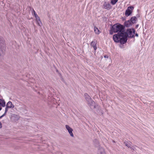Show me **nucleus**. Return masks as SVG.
Masks as SVG:
<instances>
[{"instance_id":"1","label":"nucleus","mask_w":154,"mask_h":154,"mask_svg":"<svg viewBox=\"0 0 154 154\" xmlns=\"http://www.w3.org/2000/svg\"><path fill=\"white\" fill-rule=\"evenodd\" d=\"M124 28L123 25L119 23L114 24L112 27L111 29L114 32H118L117 34L113 36V38L115 42L124 44L127 42L126 34L124 31Z\"/></svg>"},{"instance_id":"2","label":"nucleus","mask_w":154,"mask_h":154,"mask_svg":"<svg viewBox=\"0 0 154 154\" xmlns=\"http://www.w3.org/2000/svg\"><path fill=\"white\" fill-rule=\"evenodd\" d=\"M85 97L86 100L88 102V104L90 106L91 109H94L96 107L94 105L95 103L93 101L91 97L87 93H85L84 95Z\"/></svg>"},{"instance_id":"3","label":"nucleus","mask_w":154,"mask_h":154,"mask_svg":"<svg viewBox=\"0 0 154 154\" xmlns=\"http://www.w3.org/2000/svg\"><path fill=\"white\" fill-rule=\"evenodd\" d=\"M135 32V30L134 29H128L127 30V32H126L127 39V36L131 38L134 37Z\"/></svg>"},{"instance_id":"4","label":"nucleus","mask_w":154,"mask_h":154,"mask_svg":"<svg viewBox=\"0 0 154 154\" xmlns=\"http://www.w3.org/2000/svg\"><path fill=\"white\" fill-rule=\"evenodd\" d=\"M134 8L133 6L128 7L125 11V15L127 17L130 15L132 13V10L134 9Z\"/></svg>"},{"instance_id":"5","label":"nucleus","mask_w":154,"mask_h":154,"mask_svg":"<svg viewBox=\"0 0 154 154\" xmlns=\"http://www.w3.org/2000/svg\"><path fill=\"white\" fill-rule=\"evenodd\" d=\"M103 8L105 9L109 10L111 8V6L109 2H105L103 4Z\"/></svg>"},{"instance_id":"6","label":"nucleus","mask_w":154,"mask_h":154,"mask_svg":"<svg viewBox=\"0 0 154 154\" xmlns=\"http://www.w3.org/2000/svg\"><path fill=\"white\" fill-rule=\"evenodd\" d=\"M65 127L68 130L71 136L72 137H73L74 135L72 132L73 129L67 125H66Z\"/></svg>"},{"instance_id":"7","label":"nucleus","mask_w":154,"mask_h":154,"mask_svg":"<svg viewBox=\"0 0 154 154\" xmlns=\"http://www.w3.org/2000/svg\"><path fill=\"white\" fill-rule=\"evenodd\" d=\"M5 46H0V56H3L5 54Z\"/></svg>"},{"instance_id":"8","label":"nucleus","mask_w":154,"mask_h":154,"mask_svg":"<svg viewBox=\"0 0 154 154\" xmlns=\"http://www.w3.org/2000/svg\"><path fill=\"white\" fill-rule=\"evenodd\" d=\"M132 24L135 23H136L137 19L136 17L134 16L132 17L130 20Z\"/></svg>"},{"instance_id":"9","label":"nucleus","mask_w":154,"mask_h":154,"mask_svg":"<svg viewBox=\"0 0 154 154\" xmlns=\"http://www.w3.org/2000/svg\"><path fill=\"white\" fill-rule=\"evenodd\" d=\"M132 23L130 20L125 22V25L126 27H129L132 25Z\"/></svg>"},{"instance_id":"10","label":"nucleus","mask_w":154,"mask_h":154,"mask_svg":"<svg viewBox=\"0 0 154 154\" xmlns=\"http://www.w3.org/2000/svg\"><path fill=\"white\" fill-rule=\"evenodd\" d=\"M6 106L9 108H13L14 107V106L12 104V102L10 101L8 102Z\"/></svg>"},{"instance_id":"11","label":"nucleus","mask_w":154,"mask_h":154,"mask_svg":"<svg viewBox=\"0 0 154 154\" xmlns=\"http://www.w3.org/2000/svg\"><path fill=\"white\" fill-rule=\"evenodd\" d=\"M91 46L94 48V50H96L97 49V43L95 41H92L91 44Z\"/></svg>"},{"instance_id":"12","label":"nucleus","mask_w":154,"mask_h":154,"mask_svg":"<svg viewBox=\"0 0 154 154\" xmlns=\"http://www.w3.org/2000/svg\"><path fill=\"white\" fill-rule=\"evenodd\" d=\"M5 46L4 40L2 36H0V46Z\"/></svg>"},{"instance_id":"13","label":"nucleus","mask_w":154,"mask_h":154,"mask_svg":"<svg viewBox=\"0 0 154 154\" xmlns=\"http://www.w3.org/2000/svg\"><path fill=\"white\" fill-rule=\"evenodd\" d=\"M36 19L37 23L39 26H41V22L39 17L38 16L37 17H35Z\"/></svg>"},{"instance_id":"14","label":"nucleus","mask_w":154,"mask_h":154,"mask_svg":"<svg viewBox=\"0 0 154 154\" xmlns=\"http://www.w3.org/2000/svg\"><path fill=\"white\" fill-rule=\"evenodd\" d=\"M0 105L3 107L5 106V103L4 100L0 99Z\"/></svg>"},{"instance_id":"15","label":"nucleus","mask_w":154,"mask_h":154,"mask_svg":"<svg viewBox=\"0 0 154 154\" xmlns=\"http://www.w3.org/2000/svg\"><path fill=\"white\" fill-rule=\"evenodd\" d=\"M98 153L100 154H105L104 149L102 148H100L98 150Z\"/></svg>"},{"instance_id":"16","label":"nucleus","mask_w":154,"mask_h":154,"mask_svg":"<svg viewBox=\"0 0 154 154\" xmlns=\"http://www.w3.org/2000/svg\"><path fill=\"white\" fill-rule=\"evenodd\" d=\"M94 31L95 33L98 35L99 34L100 32L96 26H94Z\"/></svg>"},{"instance_id":"17","label":"nucleus","mask_w":154,"mask_h":154,"mask_svg":"<svg viewBox=\"0 0 154 154\" xmlns=\"http://www.w3.org/2000/svg\"><path fill=\"white\" fill-rule=\"evenodd\" d=\"M124 143L125 144V145L128 148H131V144L130 143L128 142H124Z\"/></svg>"},{"instance_id":"18","label":"nucleus","mask_w":154,"mask_h":154,"mask_svg":"<svg viewBox=\"0 0 154 154\" xmlns=\"http://www.w3.org/2000/svg\"><path fill=\"white\" fill-rule=\"evenodd\" d=\"M118 0H112L111 3L112 5H115L117 2Z\"/></svg>"},{"instance_id":"19","label":"nucleus","mask_w":154,"mask_h":154,"mask_svg":"<svg viewBox=\"0 0 154 154\" xmlns=\"http://www.w3.org/2000/svg\"><path fill=\"white\" fill-rule=\"evenodd\" d=\"M137 146H133L132 147L131 146V148H130L131 150H134L136 149V148Z\"/></svg>"},{"instance_id":"20","label":"nucleus","mask_w":154,"mask_h":154,"mask_svg":"<svg viewBox=\"0 0 154 154\" xmlns=\"http://www.w3.org/2000/svg\"><path fill=\"white\" fill-rule=\"evenodd\" d=\"M8 108H8V107L6 106V107L5 109V112L4 113V114H5V115L6 114V113L8 112Z\"/></svg>"},{"instance_id":"21","label":"nucleus","mask_w":154,"mask_h":154,"mask_svg":"<svg viewBox=\"0 0 154 154\" xmlns=\"http://www.w3.org/2000/svg\"><path fill=\"white\" fill-rule=\"evenodd\" d=\"M5 116V114H3V115H2V116H0V119L2 118V117H3L4 116Z\"/></svg>"},{"instance_id":"22","label":"nucleus","mask_w":154,"mask_h":154,"mask_svg":"<svg viewBox=\"0 0 154 154\" xmlns=\"http://www.w3.org/2000/svg\"><path fill=\"white\" fill-rule=\"evenodd\" d=\"M34 16H35V17H37L38 16L36 13L34 14Z\"/></svg>"},{"instance_id":"23","label":"nucleus","mask_w":154,"mask_h":154,"mask_svg":"<svg viewBox=\"0 0 154 154\" xmlns=\"http://www.w3.org/2000/svg\"><path fill=\"white\" fill-rule=\"evenodd\" d=\"M34 16H35V17H37L38 16L36 13L34 14Z\"/></svg>"},{"instance_id":"24","label":"nucleus","mask_w":154,"mask_h":154,"mask_svg":"<svg viewBox=\"0 0 154 154\" xmlns=\"http://www.w3.org/2000/svg\"><path fill=\"white\" fill-rule=\"evenodd\" d=\"M104 57L105 58H108V56L107 55H105L104 56Z\"/></svg>"},{"instance_id":"25","label":"nucleus","mask_w":154,"mask_h":154,"mask_svg":"<svg viewBox=\"0 0 154 154\" xmlns=\"http://www.w3.org/2000/svg\"><path fill=\"white\" fill-rule=\"evenodd\" d=\"M32 11L33 12L34 14H36L35 11H34V10L33 9Z\"/></svg>"},{"instance_id":"26","label":"nucleus","mask_w":154,"mask_h":154,"mask_svg":"<svg viewBox=\"0 0 154 154\" xmlns=\"http://www.w3.org/2000/svg\"><path fill=\"white\" fill-rule=\"evenodd\" d=\"M135 35L137 36V37H138V34H137V33H136L135 34Z\"/></svg>"},{"instance_id":"27","label":"nucleus","mask_w":154,"mask_h":154,"mask_svg":"<svg viewBox=\"0 0 154 154\" xmlns=\"http://www.w3.org/2000/svg\"><path fill=\"white\" fill-rule=\"evenodd\" d=\"M110 34H112V32H110Z\"/></svg>"},{"instance_id":"28","label":"nucleus","mask_w":154,"mask_h":154,"mask_svg":"<svg viewBox=\"0 0 154 154\" xmlns=\"http://www.w3.org/2000/svg\"><path fill=\"white\" fill-rule=\"evenodd\" d=\"M2 108L1 107H0V111L2 109Z\"/></svg>"}]
</instances>
